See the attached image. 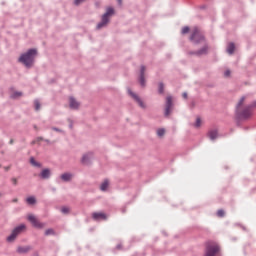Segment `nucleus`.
Masks as SVG:
<instances>
[{"instance_id": "f257e3e1", "label": "nucleus", "mask_w": 256, "mask_h": 256, "mask_svg": "<svg viewBox=\"0 0 256 256\" xmlns=\"http://www.w3.org/2000/svg\"><path fill=\"white\" fill-rule=\"evenodd\" d=\"M247 96H242L236 105L237 114L241 119H249L253 115V107H256V102L246 105Z\"/></svg>"}, {"instance_id": "f03ea898", "label": "nucleus", "mask_w": 256, "mask_h": 256, "mask_svg": "<svg viewBox=\"0 0 256 256\" xmlns=\"http://www.w3.org/2000/svg\"><path fill=\"white\" fill-rule=\"evenodd\" d=\"M35 57H37V49H30L27 53H24L20 56L19 62L23 63L25 67H33L35 63Z\"/></svg>"}, {"instance_id": "7ed1b4c3", "label": "nucleus", "mask_w": 256, "mask_h": 256, "mask_svg": "<svg viewBox=\"0 0 256 256\" xmlns=\"http://www.w3.org/2000/svg\"><path fill=\"white\" fill-rule=\"evenodd\" d=\"M115 14V10L113 9V7H108L106 9V13L102 16V21L97 25V29H101L102 27H105V25H107L109 23V17H111V15Z\"/></svg>"}, {"instance_id": "20e7f679", "label": "nucleus", "mask_w": 256, "mask_h": 256, "mask_svg": "<svg viewBox=\"0 0 256 256\" xmlns=\"http://www.w3.org/2000/svg\"><path fill=\"white\" fill-rule=\"evenodd\" d=\"M219 251V245L216 242H208L206 244L205 256H215Z\"/></svg>"}, {"instance_id": "39448f33", "label": "nucleus", "mask_w": 256, "mask_h": 256, "mask_svg": "<svg viewBox=\"0 0 256 256\" xmlns=\"http://www.w3.org/2000/svg\"><path fill=\"white\" fill-rule=\"evenodd\" d=\"M190 40L194 41V43H200V41H205V37L199 28L194 27L192 29V35L190 36Z\"/></svg>"}, {"instance_id": "423d86ee", "label": "nucleus", "mask_w": 256, "mask_h": 256, "mask_svg": "<svg viewBox=\"0 0 256 256\" xmlns=\"http://www.w3.org/2000/svg\"><path fill=\"white\" fill-rule=\"evenodd\" d=\"M26 226L25 224H21L20 226L16 227L10 236L7 237V241L8 243H13V241H15V239H17V235H19V233H21L22 231H25Z\"/></svg>"}, {"instance_id": "0eeeda50", "label": "nucleus", "mask_w": 256, "mask_h": 256, "mask_svg": "<svg viewBox=\"0 0 256 256\" xmlns=\"http://www.w3.org/2000/svg\"><path fill=\"white\" fill-rule=\"evenodd\" d=\"M27 219L36 229H43V227H45V224L41 223L39 219H37V217L33 214H28Z\"/></svg>"}, {"instance_id": "6e6552de", "label": "nucleus", "mask_w": 256, "mask_h": 256, "mask_svg": "<svg viewBox=\"0 0 256 256\" xmlns=\"http://www.w3.org/2000/svg\"><path fill=\"white\" fill-rule=\"evenodd\" d=\"M171 107H173V98L171 96H168L166 98V109H165V116L169 117L171 114Z\"/></svg>"}, {"instance_id": "1a4fd4ad", "label": "nucleus", "mask_w": 256, "mask_h": 256, "mask_svg": "<svg viewBox=\"0 0 256 256\" xmlns=\"http://www.w3.org/2000/svg\"><path fill=\"white\" fill-rule=\"evenodd\" d=\"M92 219H94V221H105L107 220V214L103 212H94L92 214Z\"/></svg>"}, {"instance_id": "9d476101", "label": "nucleus", "mask_w": 256, "mask_h": 256, "mask_svg": "<svg viewBox=\"0 0 256 256\" xmlns=\"http://www.w3.org/2000/svg\"><path fill=\"white\" fill-rule=\"evenodd\" d=\"M128 93L134 98L136 103H138L139 107H141L142 109H145L146 107L145 102H143V100H141L137 94L133 93L131 90H128Z\"/></svg>"}, {"instance_id": "9b49d317", "label": "nucleus", "mask_w": 256, "mask_h": 256, "mask_svg": "<svg viewBox=\"0 0 256 256\" xmlns=\"http://www.w3.org/2000/svg\"><path fill=\"white\" fill-rule=\"evenodd\" d=\"M91 159H93V154L87 153L83 155L81 162L83 163V165H89Z\"/></svg>"}, {"instance_id": "f8f14e48", "label": "nucleus", "mask_w": 256, "mask_h": 256, "mask_svg": "<svg viewBox=\"0 0 256 256\" xmlns=\"http://www.w3.org/2000/svg\"><path fill=\"white\" fill-rule=\"evenodd\" d=\"M207 135L211 141H215L219 137V132L217 130H210Z\"/></svg>"}, {"instance_id": "ddd939ff", "label": "nucleus", "mask_w": 256, "mask_h": 256, "mask_svg": "<svg viewBox=\"0 0 256 256\" xmlns=\"http://www.w3.org/2000/svg\"><path fill=\"white\" fill-rule=\"evenodd\" d=\"M69 103H70V108L71 109H79V102H77V100H75V98L70 97L69 98Z\"/></svg>"}, {"instance_id": "4468645a", "label": "nucleus", "mask_w": 256, "mask_h": 256, "mask_svg": "<svg viewBox=\"0 0 256 256\" xmlns=\"http://www.w3.org/2000/svg\"><path fill=\"white\" fill-rule=\"evenodd\" d=\"M140 84L142 87H145V66L141 67Z\"/></svg>"}, {"instance_id": "2eb2a0df", "label": "nucleus", "mask_w": 256, "mask_h": 256, "mask_svg": "<svg viewBox=\"0 0 256 256\" xmlns=\"http://www.w3.org/2000/svg\"><path fill=\"white\" fill-rule=\"evenodd\" d=\"M40 177L42 179H49V177H51V170H49V169L42 170Z\"/></svg>"}, {"instance_id": "dca6fc26", "label": "nucleus", "mask_w": 256, "mask_h": 256, "mask_svg": "<svg viewBox=\"0 0 256 256\" xmlns=\"http://www.w3.org/2000/svg\"><path fill=\"white\" fill-rule=\"evenodd\" d=\"M62 181L68 182L71 181L73 179V174L71 173H64L60 176Z\"/></svg>"}, {"instance_id": "f3484780", "label": "nucleus", "mask_w": 256, "mask_h": 256, "mask_svg": "<svg viewBox=\"0 0 256 256\" xmlns=\"http://www.w3.org/2000/svg\"><path fill=\"white\" fill-rule=\"evenodd\" d=\"M31 251L30 246H20L17 248V253H29Z\"/></svg>"}, {"instance_id": "a211bd4d", "label": "nucleus", "mask_w": 256, "mask_h": 256, "mask_svg": "<svg viewBox=\"0 0 256 256\" xmlns=\"http://www.w3.org/2000/svg\"><path fill=\"white\" fill-rule=\"evenodd\" d=\"M101 191H107L109 189V180H104L100 185Z\"/></svg>"}, {"instance_id": "6ab92c4d", "label": "nucleus", "mask_w": 256, "mask_h": 256, "mask_svg": "<svg viewBox=\"0 0 256 256\" xmlns=\"http://www.w3.org/2000/svg\"><path fill=\"white\" fill-rule=\"evenodd\" d=\"M227 53H229V55H233V53H235V44L234 43H230L228 45Z\"/></svg>"}, {"instance_id": "aec40b11", "label": "nucleus", "mask_w": 256, "mask_h": 256, "mask_svg": "<svg viewBox=\"0 0 256 256\" xmlns=\"http://www.w3.org/2000/svg\"><path fill=\"white\" fill-rule=\"evenodd\" d=\"M28 205H35L37 203V199L34 196H30L26 199Z\"/></svg>"}, {"instance_id": "412c9836", "label": "nucleus", "mask_w": 256, "mask_h": 256, "mask_svg": "<svg viewBox=\"0 0 256 256\" xmlns=\"http://www.w3.org/2000/svg\"><path fill=\"white\" fill-rule=\"evenodd\" d=\"M30 163L31 165H33L34 167H41V164L37 161H35V158H31L30 159Z\"/></svg>"}, {"instance_id": "4be33fe9", "label": "nucleus", "mask_w": 256, "mask_h": 256, "mask_svg": "<svg viewBox=\"0 0 256 256\" xmlns=\"http://www.w3.org/2000/svg\"><path fill=\"white\" fill-rule=\"evenodd\" d=\"M157 135L158 137H163V135H165V128H159L157 130Z\"/></svg>"}, {"instance_id": "5701e85b", "label": "nucleus", "mask_w": 256, "mask_h": 256, "mask_svg": "<svg viewBox=\"0 0 256 256\" xmlns=\"http://www.w3.org/2000/svg\"><path fill=\"white\" fill-rule=\"evenodd\" d=\"M34 105L36 111H39L41 109V103H39V100H35Z\"/></svg>"}, {"instance_id": "b1692460", "label": "nucleus", "mask_w": 256, "mask_h": 256, "mask_svg": "<svg viewBox=\"0 0 256 256\" xmlns=\"http://www.w3.org/2000/svg\"><path fill=\"white\" fill-rule=\"evenodd\" d=\"M70 209L67 206H64L61 208V212L64 213V215H67V213H69Z\"/></svg>"}, {"instance_id": "393cba45", "label": "nucleus", "mask_w": 256, "mask_h": 256, "mask_svg": "<svg viewBox=\"0 0 256 256\" xmlns=\"http://www.w3.org/2000/svg\"><path fill=\"white\" fill-rule=\"evenodd\" d=\"M45 235L46 236H49V235H55V231L53 229H47L45 231Z\"/></svg>"}, {"instance_id": "a878e982", "label": "nucleus", "mask_w": 256, "mask_h": 256, "mask_svg": "<svg viewBox=\"0 0 256 256\" xmlns=\"http://www.w3.org/2000/svg\"><path fill=\"white\" fill-rule=\"evenodd\" d=\"M204 53H207V47H204L202 50L197 52V55H204Z\"/></svg>"}, {"instance_id": "bb28decb", "label": "nucleus", "mask_w": 256, "mask_h": 256, "mask_svg": "<svg viewBox=\"0 0 256 256\" xmlns=\"http://www.w3.org/2000/svg\"><path fill=\"white\" fill-rule=\"evenodd\" d=\"M21 95H23V93H21V92H15V93L12 95V98H13V99H17V97H21Z\"/></svg>"}, {"instance_id": "cd10ccee", "label": "nucleus", "mask_w": 256, "mask_h": 256, "mask_svg": "<svg viewBox=\"0 0 256 256\" xmlns=\"http://www.w3.org/2000/svg\"><path fill=\"white\" fill-rule=\"evenodd\" d=\"M217 215H218V217H225V211L218 210Z\"/></svg>"}, {"instance_id": "c85d7f7f", "label": "nucleus", "mask_w": 256, "mask_h": 256, "mask_svg": "<svg viewBox=\"0 0 256 256\" xmlns=\"http://www.w3.org/2000/svg\"><path fill=\"white\" fill-rule=\"evenodd\" d=\"M189 32V27L185 26L184 28H182V35H186V33Z\"/></svg>"}, {"instance_id": "c756f323", "label": "nucleus", "mask_w": 256, "mask_h": 256, "mask_svg": "<svg viewBox=\"0 0 256 256\" xmlns=\"http://www.w3.org/2000/svg\"><path fill=\"white\" fill-rule=\"evenodd\" d=\"M201 126V118H197L195 122V127H200Z\"/></svg>"}, {"instance_id": "7c9ffc66", "label": "nucleus", "mask_w": 256, "mask_h": 256, "mask_svg": "<svg viewBox=\"0 0 256 256\" xmlns=\"http://www.w3.org/2000/svg\"><path fill=\"white\" fill-rule=\"evenodd\" d=\"M164 88H165V86L163 85V83H160L159 84V93H163Z\"/></svg>"}, {"instance_id": "2f4dec72", "label": "nucleus", "mask_w": 256, "mask_h": 256, "mask_svg": "<svg viewBox=\"0 0 256 256\" xmlns=\"http://www.w3.org/2000/svg\"><path fill=\"white\" fill-rule=\"evenodd\" d=\"M85 0H75L74 4L75 5H81V3H84Z\"/></svg>"}, {"instance_id": "473e14b6", "label": "nucleus", "mask_w": 256, "mask_h": 256, "mask_svg": "<svg viewBox=\"0 0 256 256\" xmlns=\"http://www.w3.org/2000/svg\"><path fill=\"white\" fill-rule=\"evenodd\" d=\"M224 75H225V77H229L231 75V71L230 70H226L224 72Z\"/></svg>"}, {"instance_id": "72a5a7b5", "label": "nucleus", "mask_w": 256, "mask_h": 256, "mask_svg": "<svg viewBox=\"0 0 256 256\" xmlns=\"http://www.w3.org/2000/svg\"><path fill=\"white\" fill-rule=\"evenodd\" d=\"M11 181H12L13 185H17V183H18L17 178H12Z\"/></svg>"}, {"instance_id": "f704fd0d", "label": "nucleus", "mask_w": 256, "mask_h": 256, "mask_svg": "<svg viewBox=\"0 0 256 256\" xmlns=\"http://www.w3.org/2000/svg\"><path fill=\"white\" fill-rule=\"evenodd\" d=\"M182 97H183L184 99H187V93H183Z\"/></svg>"}, {"instance_id": "c9c22d12", "label": "nucleus", "mask_w": 256, "mask_h": 256, "mask_svg": "<svg viewBox=\"0 0 256 256\" xmlns=\"http://www.w3.org/2000/svg\"><path fill=\"white\" fill-rule=\"evenodd\" d=\"M17 201H18L17 198H15L12 200V203H17Z\"/></svg>"}, {"instance_id": "e433bc0d", "label": "nucleus", "mask_w": 256, "mask_h": 256, "mask_svg": "<svg viewBox=\"0 0 256 256\" xmlns=\"http://www.w3.org/2000/svg\"><path fill=\"white\" fill-rule=\"evenodd\" d=\"M37 141H43V138L39 137L37 138Z\"/></svg>"}, {"instance_id": "4c0bfd02", "label": "nucleus", "mask_w": 256, "mask_h": 256, "mask_svg": "<svg viewBox=\"0 0 256 256\" xmlns=\"http://www.w3.org/2000/svg\"><path fill=\"white\" fill-rule=\"evenodd\" d=\"M10 145H13V139L10 140Z\"/></svg>"}, {"instance_id": "58836bf2", "label": "nucleus", "mask_w": 256, "mask_h": 256, "mask_svg": "<svg viewBox=\"0 0 256 256\" xmlns=\"http://www.w3.org/2000/svg\"><path fill=\"white\" fill-rule=\"evenodd\" d=\"M53 130H54V131H59V129H57V128H53Z\"/></svg>"}, {"instance_id": "ea45409f", "label": "nucleus", "mask_w": 256, "mask_h": 256, "mask_svg": "<svg viewBox=\"0 0 256 256\" xmlns=\"http://www.w3.org/2000/svg\"><path fill=\"white\" fill-rule=\"evenodd\" d=\"M119 5H121V0H118Z\"/></svg>"}]
</instances>
